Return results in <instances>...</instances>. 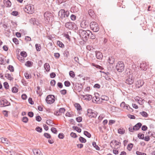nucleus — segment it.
Returning a JSON list of instances; mask_svg holds the SVG:
<instances>
[{
  "label": "nucleus",
  "mask_w": 155,
  "mask_h": 155,
  "mask_svg": "<svg viewBox=\"0 0 155 155\" xmlns=\"http://www.w3.org/2000/svg\"><path fill=\"white\" fill-rule=\"evenodd\" d=\"M4 86L5 89H8L9 88V85L7 82H5L4 83Z\"/></svg>",
  "instance_id": "680f3d73"
},
{
  "label": "nucleus",
  "mask_w": 155,
  "mask_h": 155,
  "mask_svg": "<svg viewBox=\"0 0 155 155\" xmlns=\"http://www.w3.org/2000/svg\"><path fill=\"white\" fill-rule=\"evenodd\" d=\"M33 63L31 61H28L25 63V65L28 67H31L33 66Z\"/></svg>",
  "instance_id": "b1692460"
},
{
  "label": "nucleus",
  "mask_w": 155,
  "mask_h": 155,
  "mask_svg": "<svg viewBox=\"0 0 155 155\" xmlns=\"http://www.w3.org/2000/svg\"><path fill=\"white\" fill-rule=\"evenodd\" d=\"M72 83L73 85L72 88L73 89L74 91L75 92L76 91L80 92L82 90L83 86L81 84H79L78 83H74L72 82Z\"/></svg>",
  "instance_id": "0eeeda50"
},
{
  "label": "nucleus",
  "mask_w": 155,
  "mask_h": 155,
  "mask_svg": "<svg viewBox=\"0 0 155 155\" xmlns=\"http://www.w3.org/2000/svg\"><path fill=\"white\" fill-rule=\"evenodd\" d=\"M125 130L123 128H120L118 129V133L120 134H124L125 133Z\"/></svg>",
  "instance_id": "f704fd0d"
},
{
  "label": "nucleus",
  "mask_w": 155,
  "mask_h": 155,
  "mask_svg": "<svg viewBox=\"0 0 155 155\" xmlns=\"http://www.w3.org/2000/svg\"><path fill=\"white\" fill-rule=\"evenodd\" d=\"M24 10L25 12L28 14H32L35 12L34 6L31 4L26 5L24 8Z\"/></svg>",
  "instance_id": "7ed1b4c3"
},
{
  "label": "nucleus",
  "mask_w": 155,
  "mask_h": 155,
  "mask_svg": "<svg viewBox=\"0 0 155 155\" xmlns=\"http://www.w3.org/2000/svg\"><path fill=\"white\" fill-rule=\"evenodd\" d=\"M109 108L112 112H120L122 110L119 107H109Z\"/></svg>",
  "instance_id": "dca6fc26"
},
{
  "label": "nucleus",
  "mask_w": 155,
  "mask_h": 155,
  "mask_svg": "<svg viewBox=\"0 0 155 155\" xmlns=\"http://www.w3.org/2000/svg\"><path fill=\"white\" fill-rule=\"evenodd\" d=\"M133 144L132 143L128 144L127 146V149L129 151H130L133 147Z\"/></svg>",
  "instance_id": "c03bdc74"
},
{
  "label": "nucleus",
  "mask_w": 155,
  "mask_h": 155,
  "mask_svg": "<svg viewBox=\"0 0 155 155\" xmlns=\"http://www.w3.org/2000/svg\"><path fill=\"white\" fill-rule=\"evenodd\" d=\"M79 140L81 143H85L87 141V140L85 139L81 136L79 138Z\"/></svg>",
  "instance_id": "7c9ffc66"
},
{
  "label": "nucleus",
  "mask_w": 155,
  "mask_h": 155,
  "mask_svg": "<svg viewBox=\"0 0 155 155\" xmlns=\"http://www.w3.org/2000/svg\"><path fill=\"white\" fill-rule=\"evenodd\" d=\"M89 23L86 20H83L80 24L81 27L83 28H86L88 27Z\"/></svg>",
  "instance_id": "9b49d317"
},
{
  "label": "nucleus",
  "mask_w": 155,
  "mask_h": 155,
  "mask_svg": "<svg viewBox=\"0 0 155 155\" xmlns=\"http://www.w3.org/2000/svg\"><path fill=\"white\" fill-rule=\"evenodd\" d=\"M64 54L65 58L67 59L69 55V52L68 50H66L64 51Z\"/></svg>",
  "instance_id": "a19ab883"
},
{
  "label": "nucleus",
  "mask_w": 155,
  "mask_h": 155,
  "mask_svg": "<svg viewBox=\"0 0 155 155\" xmlns=\"http://www.w3.org/2000/svg\"><path fill=\"white\" fill-rule=\"evenodd\" d=\"M90 26L91 29L94 32H97L99 30V27L98 24L95 21H92L90 23Z\"/></svg>",
  "instance_id": "39448f33"
},
{
  "label": "nucleus",
  "mask_w": 155,
  "mask_h": 155,
  "mask_svg": "<svg viewBox=\"0 0 155 155\" xmlns=\"http://www.w3.org/2000/svg\"><path fill=\"white\" fill-rule=\"evenodd\" d=\"M121 45V41L118 40H115L114 42V45L116 47H120Z\"/></svg>",
  "instance_id": "6ab92c4d"
},
{
  "label": "nucleus",
  "mask_w": 155,
  "mask_h": 155,
  "mask_svg": "<svg viewBox=\"0 0 155 155\" xmlns=\"http://www.w3.org/2000/svg\"><path fill=\"white\" fill-rule=\"evenodd\" d=\"M37 91L36 92L37 94L39 95V96H41L42 94V93L41 92V90H40V88L39 87L37 86Z\"/></svg>",
  "instance_id": "c85d7f7f"
},
{
  "label": "nucleus",
  "mask_w": 155,
  "mask_h": 155,
  "mask_svg": "<svg viewBox=\"0 0 155 155\" xmlns=\"http://www.w3.org/2000/svg\"><path fill=\"white\" fill-rule=\"evenodd\" d=\"M1 141L2 143H5L8 144V140L5 138L2 137L1 138Z\"/></svg>",
  "instance_id": "c9c22d12"
},
{
  "label": "nucleus",
  "mask_w": 155,
  "mask_h": 155,
  "mask_svg": "<svg viewBox=\"0 0 155 155\" xmlns=\"http://www.w3.org/2000/svg\"><path fill=\"white\" fill-rule=\"evenodd\" d=\"M20 55L23 58L26 57L27 55L26 52L24 51H21L20 53Z\"/></svg>",
  "instance_id": "49530a36"
},
{
  "label": "nucleus",
  "mask_w": 155,
  "mask_h": 155,
  "mask_svg": "<svg viewBox=\"0 0 155 155\" xmlns=\"http://www.w3.org/2000/svg\"><path fill=\"white\" fill-rule=\"evenodd\" d=\"M137 137L140 139L143 140L144 137V134L140 133L137 134Z\"/></svg>",
  "instance_id": "ea45409f"
},
{
  "label": "nucleus",
  "mask_w": 155,
  "mask_h": 155,
  "mask_svg": "<svg viewBox=\"0 0 155 155\" xmlns=\"http://www.w3.org/2000/svg\"><path fill=\"white\" fill-rule=\"evenodd\" d=\"M64 137V134L62 133H59L58 135V138L60 139H63Z\"/></svg>",
  "instance_id": "8fccbe9b"
},
{
  "label": "nucleus",
  "mask_w": 155,
  "mask_h": 155,
  "mask_svg": "<svg viewBox=\"0 0 155 155\" xmlns=\"http://www.w3.org/2000/svg\"><path fill=\"white\" fill-rule=\"evenodd\" d=\"M137 97L136 98L135 100L137 101L138 103L141 105H142L143 104L144 101L143 100H142V99H140L139 98V99L137 98Z\"/></svg>",
  "instance_id": "bb28decb"
},
{
  "label": "nucleus",
  "mask_w": 155,
  "mask_h": 155,
  "mask_svg": "<svg viewBox=\"0 0 155 155\" xmlns=\"http://www.w3.org/2000/svg\"><path fill=\"white\" fill-rule=\"evenodd\" d=\"M44 136L47 139H51V135L48 133H45L44 134Z\"/></svg>",
  "instance_id": "a18cd8bd"
},
{
  "label": "nucleus",
  "mask_w": 155,
  "mask_h": 155,
  "mask_svg": "<svg viewBox=\"0 0 155 155\" xmlns=\"http://www.w3.org/2000/svg\"><path fill=\"white\" fill-rule=\"evenodd\" d=\"M144 84V82L142 80H138L137 82L136 86L137 87L140 88Z\"/></svg>",
  "instance_id": "4468645a"
},
{
  "label": "nucleus",
  "mask_w": 155,
  "mask_h": 155,
  "mask_svg": "<svg viewBox=\"0 0 155 155\" xmlns=\"http://www.w3.org/2000/svg\"><path fill=\"white\" fill-rule=\"evenodd\" d=\"M28 118L26 117H23L22 121L24 123H26L28 121Z\"/></svg>",
  "instance_id": "5fc2aeb1"
},
{
  "label": "nucleus",
  "mask_w": 155,
  "mask_h": 155,
  "mask_svg": "<svg viewBox=\"0 0 155 155\" xmlns=\"http://www.w3.org/2000/svg\"><path fill=\"white\" fill-rule=\"evenodd\" d=\"M5 77L7 79L9 80L10 81H12L13 79V78L11 77V75L10 74L7 73L5 74Z\"/></svg>",
  "instance_id": "cd10ccee"
},
{
  "label": "nucleus",
  "mask_w": 155,
  "mask_h": 155,
  "mask_svg": "<svg viewBox=\"0 0 155 155\" xmlns=\"http://www.w3.org/2000/svg\"><path fill=\"white\" fill-rule=\"evenodd\" d=\"M131 70L129 68L126 69L125 71V74L128 75H130L131 74Z\"/></svg>",
  "instance_id": "de8ad7c7"
},
{
  "label": "nucleus",
  "mask_w": 155,
  "mask_h": 155,
  "mask_svg": "<svg viewBox=\"0 0 155 155\" xmlns=\"http://www.w3.org/2000/svg\"><path fill=\"white\" fill-rule=\"evenodd\" d=\"M4 4L6 5V6L9 7L11 6L12 3L9 0H4Z\"/></svg>",
  "instance_id": "5701e85b"
},
{
  "label": "nucleus",
  "mask_w": 155,
  "mask_h": 155,
  "mask_svg": "<svg viewBox=\"0 0 155 155\" xmlns=\"http://www.w3.org/2000/svg\"><path fill=\"white\" fill-rule=\"evenodd\" d=\"M92 66L95 67L96 68L100 69L101 70H103L104 69V68L102 67L99 65L95 64L94 63H92Z\"/></svg>",
  "instance_id": "c756f323"
},
{
  "label": "nucleus",
  "mask_w": 155,
  "mask_h": 155,
  "mask_svg": "<svg viewBox=\"0 0 155 155\" xmlns=\"http://www.w3.org/2000/svg\"><path fill=\"white\" fill-rule=\"evenodd\" d=\"M64 84L65 86L68 87L71 85V84L69 81H66L64 82Z\"/></svg>",
  "instance_id": "864d4df0"
},
{
  "label": "nucleus",
  "mask_w": 155,
  "mask_h": 155,
  "mask_svg": "<svg viewBox=\"0 0 155 155\" xmlns=\"http://www.w3.org/2000/svg\"><path fill=\"white\" fill-rule=\"evenodd\" d=\"M7 69L11 72H13L14 71V68L12 65H9Z\"/></svg>",
  "instance_id": "37998d69"
},
{
  "label": "nucleus",
  "mask_w": 155,
  "mask_h": 155,
  "mask_svg": "<svg viewBox=\"0 0 155 155\" xmlns=\"http://www.w3.org/2000/svg\"><path fill=\"white\" fill-rule=\"evenodd\" d=\"M114 61V59L112 57H109L108 59V62L110 64H113Z\"/></svg>",
  "instance_id": "4be33fe9"
},
{
  "label": "nucleus",
  "mask_w": 155,
  "mask_h": 155,
  "mask_svg": "<svg viewBox=\"0 0 155 155\" xmlns=\"http://www.w3.org/2000/svg\"><path fill=\"white\" fill-rule=\"evenodd\" d=\"M116 68L117 71L119 72H122L124 69V64L122 61H118L116 66Z\"/></svg>",
  "instance_id": "423d86ee"
},
{
  "label": "nucleus",
  "mask_w": 155,
  "mask_h": 155,
  "mask_svg": "<svg viewBox=\"0 0 155 155\" xmlns=\"http://www.w3.org/2000/svg\"><path fill=\"white\" fill-rule=\"evenodd\" d=\"M95 98H96V103L97 104H101V103L102 102V101L101 100V101H100V98H99L98 97H97L96 96H95Z\"/></svg>",
  "instance_id": "603ef678"
},
{
  "label": "nucleus",
  "mask_w": 155,
  "mask_h": 155,
  "mask_svg": "<svg viewBox=\"0 0 155 155\" xmlns=\"http://www.w3.org/2000/svg\"><path fill=\"white\" fill-rule=\"evenodd\" d=\"M92 145L95 148L96 150H100V148L96 144V143L95 142H94L92 143Z\"/></svg>",
  "instance_id": "4c0bfd02"
},
{
  "label": "nucleus",
  "mask_w": 155,
  "mask_h": 155,
  "mask_svg": "<svg viewBox=\"0 0 155 155\" xmlns=\"http://www.w3.org/2000/svg\"><path fill=\"white\" fill-rule=\"evenodd\" d=\"M136 154L138 155H146V154L144 153H142L139 151H137Z\"/></svg>",
  "instance_id": "774afa93"
},
{
  "label": "nucleus",
  "mask_w": 155,
  "mask_h": 155,
  "mask_svg": "<svg viewBox=\"0 0 155 155\" xmlns=\"http://www.w3.org/2000/svg\"><path fill=\"white\" fill-rule=\"evenodd\" d=\"M12 90L13 93H16L18 92V89L17 87H14L12 88Z\"/></svg>",
  "instance_id": "4d7b16f0"
},
{
  "label": "nucleus",
  "mask_w": 155,
  "mask_h": 155,
  "mask_svg": "<svg viewBox=\"0 0 155 155\" xmlns=\"http://www.w3.org/2000/svg\"><path fill=\"white\" fill-rule=\"evenodd\" d=\"M87 115L90 118H95L97 116V113L91 109H87Z\"/></svg>",
  "instance_id": "9d476101"
},
{
  "label": "nucleus",
  "mask_w": 155,
  "mask_h": 155,
  "mask_svg": "<svg viewBox=\"0 0 155 155\" xmlns=\"http://www.w3.org/2000/svg\"><path fill=\"white\" fill-rule=\"evenodd\" d=\"M57 43L59 47L61 48H63L64 46V44L60 41H57Z\"/></svg>",
  "instance_id": "58836bf2"
},
{
  "label": "nucleus",
  "mask_w": 155,
  "mask_h": 155,
  "mask_svg": "<svg viewBox=\"0 0 155 155\" xmlns=\"http://www.w3.org/2000/svg\"><path fill=\"white\" fill-rule=\"evenodd\" d=\"M76 120L77 122L79 123L82 121V118L81 117H79L76 118Z\"/></svg>",
  "instance_id": "69168bd1"
},
{
  "label": "nucleus",
  "mask_w": 155,
  "mask_h": 155,
  "mask_svg": "<svg viewBox=\"0 0 155 155\" xmlns=\"http://www.w3.org/2000/svg\"><path fill=\"white\" fill-rule=\"evenodd\" d=\"M51 131L54 134H56L57 133V131L55 127H52L51 128Z\"/></svg>",
  "instance_id": "bf43d9fd"
},
{
  "label": "nucleus",
  "mask_w": 155,
  "mask_h": 155,
  "mask_svg": "<svg viewBox=\"0 0 155 155\" xmlns=\"http://www.w3.org/2000/svg\"><path fill=\"white\" fill-rule=\"evenodd\" d=\"M69 75L71 77L74 78L75 77V74L74 72L73 71H71L69 72Z\"/></svg>",
  "instance_id": "6e6d98bb"
},
{
  "label": "nucleus",
  "mask_w": 155,
  "mask_h": 155,
  "mask_svg": "<svg viewBox=\"0 0 155 155\" xmlns=\"http://www.w3.org/2000/svg\"><path fill=\"white\" fill-rule=\"evenodd\" d=\"M101 100L107 101L109 100V97L108 96L106 95H102L101 98Z\"/></svg>",
  "instance_id": "72a5a7b5"
},
{
  "label": "nucleus",
  "mask_w": 155,
  "mask_h": 155,
  "mask_svg": "<svg viewBox=\"0 0 155 155\" xmlns=\"http://www.w3.org/2000/svg\"><path fill=\"white\" fill-rule=\"evenodd\" d=\"M134 81V79L132 78H129L126 80V82L127 84H132Z\"/></svg>",
  "instance_id": "412c9836"
},
{
  "label": "nucleus",
  "mask_w": 155,
  "mask_h": 155,
  "mask_svg": "<svg viewBox=\"0 0 155 155\" xmlns=\"http://www.w3.org/2000/svg\"><path fill=\"white\" fill-rule=\"evenodd\" d=\"M88 12L89 15L91 17H92L94 16V11L92 9H89L88 11Z\"/></svg>",
  "instance_id": "79ce46f5"
},
{
  "label": "nucleus",
  "mask_w": 155,
  "mask_h": 155,
  "mask_svg": "<svg viewBox=\"0 0 155 155\" xmlns=\"http://www.w3.org/2000/svg\"><path fill=\"white\" fill-rule=\"evenodd\" d=\"M142 126V124L140 122H139L137 123V124H136V125H135L133 127V129L135 130V131L138 130H139L140 129V128Z\"/></svg>",
  "instance_id": "f3484780"
},
{
  "label": "nucleus",
  "mask_w": 155,
  "mask_h": 155,
  "mask_svg": "<svg viewBox=\"0 0 155 155\" xmlns=\"http://www.w3.org/2000/svg\"><path fill=\"white\" fill-rule=\"evenodd\" d=\"M65 111V109L64 108H60L58 111H55L54 114L56 115H61L62 113H64Z\"/></svg>",
  "instance_id": "f8f14e48"
},
{
  "label": "nucleus",
  "mask_w": 155,
  "mask_h": 155,
  "mask_svg": "<svg viewBox=\"0 0 155 155\" xmlns=\"http://www.w3.org/2000/svg\"><path fill=\"white\" fill-rule=\"evenodd\" d=\"M91 33V31L88 30H84L81 29L78 31V34L84 42H86L87 41Z\"/></svg>",
  "instance_id": "f03ea898"
},
{
  "label": "nucleus",
  "mask_w": 155,
  "mask_h": 155,
  "mask_svg": "<svg viewBox=\"0 0 155 155\" xmlns=\"http://www.w3.org/2000/svg\"><path fill=\"white\" fill-rule=\"evenodd\" d=\"M72 128L78 133H80L81 132V129L77 126H74L72 127Z\"/></svg>",
  "instance_id": "2f4dec72"
},
{
  "label": "nucleus",
  "mask_w": 155,
  "mask_h": 155,
  "mask_svg": "<svg viewBox=\"0 0 155 155\" xmlns=\"http://www.w3.org/2000/svg\"><path fill=\"white\" fill-rule=\"evenodd\" d=\"M84 134L89 138H91V134L87 131H84Z\"/></svg>",
  "instance_id": "e433bc0d"
},
{
  "label": "nucleus",
  "mask_w": 155,
  "mask_h": 155,
  "mask_svg": "<svg viewBox=\"0 0 155 155\" xmlns=\"http://www.w3.org/2000/svg\"><path fill=\"white\" fill-rule=\"evenodd\" d=\"M147 66L146 65V64L143 63H142L140 64V67L142 70L146 71L147 69L146 68Z\"/></svg>",
  "instance_id": "393cba45"
},
{
  "label": "nucleus",
  "mask_w": 155,
  "mask_h": 155,
  "mask_svg": "<svg viewBox=\"0 0 155 155\" xmlns=\"http://www.w3.org/2000/svg\"><path fill=\"white\" fill-rule=\"evenodd\" d=\"M65 23V26L70 30H75L78 29L77 25L74 22H66Z\"/></svg>",
  "instance_id": "20e7f679"
},
{
  "label": "nucleus",
  "mask_w": 155,
  "mask_h": 155,
  "mask_svg": "<svg viewBox=\"0 0 155 155\" xmlns=\"http://www.w3.org/2000/svg\"><path fill=\"white\" fill-rule=\"evenodd\" d=\"M45 100L48 104H52L55 101L54 96L53 95H49L47 96Z\"/></svg>",
  "instance_id": "6e6552de"
},
{
  "label": "nucleus",
  "mask_w": 155,
  "mask_h": 155,
  "mask_svg": "<svg viewBox=\"0 0 155 155\" xmlns=\"http://www.w3.org/2000/svg\"><path fill=\"white\" fill-rule=\"evenodd\" d=\"M89 38L92 39H94L96 38V35L92 33L91 32V33H90Z\"/></svg>",
  "instance_id": "09e8293b"
},
{
  "label": "nucleus",
  "mask_w": 155,
  "mask_h": 155,
  "mask_svg": "<svg viewBox=\"0 0 155 155\" xmlns=\"http://www.w3.org/2000/svg\"><path fill=\"white\" fill-rule=\"evenodd\" d=\"M96 57L98 59H101L103 57V55L101 52L99 51H95Z\"/></svg>",
  "instance_id": "2eb2a0df"
},
{
  "label": "nucleus",
  "mask_w": 155,
  "mask_h": 155,
  "mask_svg": "<svg viewBox=\"0 0 155 155\" xmlns=\"http://www.w3.org/2000/svg\"><path fill=\"white\" fill-rule=\"evenodd\" d=\"M35 120L36 121L40 122L41 121L42 118L39 115H38L36 117Z\"/></svg>",
  "instance_id": "338daca9"
},
{
  "label": "nucleus",
  "mask_w": 155,
  "mask_h": 155,
  "mask_svg": "<svg viewBox=\"0 0 155 155\" xmlns=\"http://www.w3.org/2000/svg\"><path fill=\"white\" fill-rule=\"evenodd\" d=\"M69 15V12L66 11L64 9H61L58 13V16L61 22L63 23L66 22L68 20V16Z\"/></svg>",
  "instance_id": "f257e3e1"
},
{
  "label": "nucleus",
  "mask_w": 155,
  "mask_h": 155,
  "mask_svg": "<svg viewBox=\"0 0 155 155\" xmlns=\"http://www.w3.org/2000/svg\"><path fill=\"white\" fill-rule=\"evenodd\" d=\"M114 143H115V146H118V145H120V144H121V143L117 141V140H112L110 143V147L112 148H113V147L111 145V144L112 143L113 145L114 144Z\"/></svg>",
  "instance_id": "aec40b11"
},
{
  "label": "nucleus",
  "mask_w": 155,
  "mask_h": 155,
  "mask_svg": "<svg viewBox=\"0 0 155 155\" xmlns=\"http://www.w3.org/2000/svg\"><path fill=\"white\" fill-rule=\"evenodd\" d=\"M44 67L47 71L48 72L50 70V67L49 64L47 63H45L44 65Z\"/></svg>",
  "instance_id": "a878e982"
},
{
  "label": "nucleus",
  "mask_w": 155,
  "mask_h": 155,
  "mask_svg": "<svg viewBox=\"0 0 155 155\" xmlns=\"http://www.w3.org/2000/svg\"><path fill=\"white\" fill-rule=\"evenodd\" d=\"M18 59L21 62H23L24 61V58L22 57H20L19 55L17 56Z\"/></svg>",
  "instance_id": "052dcab7"
},
{
  "label": "nucleus",
  "mask_w": 155,
  "mask_h": 155,
  "mask_svg": "<svg viewBox=\"0 0 155 155\" xmlns=\"http://www.w3.org/2000/svg\"><path fill=\"white\" fill-rule=\"evenodd\" d=\"M13 42L16 44H19L18 40L15 38H14L12 39Z\"/></svg>",
  "instance_id": "0e129e2a"
},
{
  "label": "nucleus",
  "mask_w": 155,
  "mask_h": 155,
  "mask_svg": "<svg viewBox=\"0 0 155 155\" xmlns=\"http://www.w3.org/2000/svg\"><path fill=\"white\" fill-rule=\"evenodd\" d=\"M35 48L37 51H40L41 49V47L40 44H36L35 45Z\"/></svg>",
  "instance_id": "473e14b6"
},
{
  "label": "nucleus",
  "mask_w": 155,
  "mask_h": 155,
  "mask_svg": "<svg viewBox=\"0 0 155 155\" xmlns=\"http://www.w3.org/2000/svg\"><path fill=\"white\" fill-rule=\"evenodd\" d=\"M140 114L143 117H147L148 115L147 114V113L145 111H142L141 112H140Z\"/></svg>",
  "instance_id": "3c124183"
},
{
  "label": "nucleus",
  "mask_w": 155,
  "mask_h": 155,
  "mask_svg": "<svg viewBox=\"0 0 155 155\" xmlns=\"http://www.w3.org/2000/svg\"><path fill=\"white\" fill-rule=\"evenodd\" d=\"M30 22L34 25H38L39 23L38 20L35 18H31L30 20Z\"/></svg>",
  "instance_id": "ddd939ff"
},
{
  "label": "nucleus",
  "mask_w": 155,
  "mask_h": 155,
  "mask_svg": "<svg viewBox=\"0 0 155 155\" xmlns=\"http://www.w3.org/2000/svg\"><path fill=\"white\" fill-rule=\"evenodd\" d=\"M25 76L27 79H29L31 78V75L29 74L28 73L25 74Z\"/></svg>",
  "instance_id": "e2e57ef3"
},
{
  "label": "nucleus",
  "mask_w": 155,
  "mask_h": 155,
  "mask_svg": "<svg viewBox=\"0 0 155 155\" xmlns=\"http://www.w3.org/2000/svg\"><path fill=\"white\" fill-rule=\"evenodd\" d=\"M44 16L45 21L49 22L50 21V19L52 18L53 15L51 12L47 11L44 14Z\"/></svg>",
  "instance_id": "1a4fd4ad"
},
{
  "label": "nucleus",
  "mask_w": 155,
  "mask_h": 155,
  "mask_svg": "<svg viewBox=\"0 0 155 155\" xmlns=\"http://www.w3.org/2000/svg\"><path fill=\"white\" fill-rule=\"evenodd\" d=\"M35 155H42V153L40 150L38 149H34L33 150Z\"/></svg>",
  "instance_id": "a211bd4d"
},
{
  "label": "nucleus",
  "mask_w": 155,
  "mask_h": 155,
  "mask_svg": "<svg viewBox=\"0 0 155 155\" xmlns=\"http://www.w3.org/2000/svg\"><path fill=\"white\" fill-rule=\"evenodd\" d=\"M35 130L36 131L39 133H41L42 132V129L41 127H37L36 128Z\"/></svg>",
  "instance_id": "13d9d810"
}]
</instances>
